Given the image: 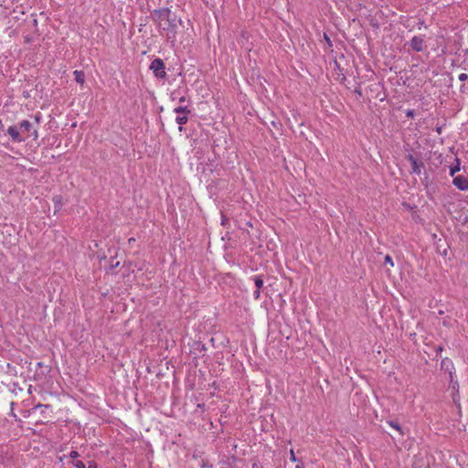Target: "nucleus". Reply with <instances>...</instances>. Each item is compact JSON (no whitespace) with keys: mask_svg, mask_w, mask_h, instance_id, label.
I'll return each mask as SVG.
<instances>
[{"mask_svg":"<svg viewBox=\"0 0 468 468\" xmlns=\"http://www.w3.org/2000/svg\"><path fill=\"white\" fill-rule=\"evenodd\" d=\"M452 184L461 191L468 190V177L463 175H459L453 177Z\"/></svg>","mask_w":468,"mask_h":468,"instance_id":"8","label":"nucleus"},{"mask_svg":"<svg viewBox=\"0 0 468 468\" xmlns=\"http://www.w3.org/2000/svg\"><path fill=\"white\" fill-rule=\"evenodd\" d=\"M442 351H443V346L440 345L435 347L436 356H440Z\"/></svg>","mask_w":468,"mask_h":468,"instance_id":"26","label":"nucleus"},{"mask_svg":"<svg viewBox=\"0 0 468 468\" xmlns=\"http://www.w3.org/2000/svg\"><path fill=\"white\" fill-rule=\"evenodd\" d=\"M179 101H180L181 103L185 102V101H186V97H185V96L181 97V98L179 99Z\"/></svg>","mask_w":468,"mask_h":468,"instance_id":"36","label":"nucleus"},{"mask_svg":"<svg viewBox=\"0 0 468 468\" xmlns=\"http://www.w3.org/2000/svg\"><path fill=\"white\" fill-rule=\"evenodd\" d=\"M0 126H1V128L3 127V124H2V121H1V120H0Z\"/></svg>","mask_w":468,"mask_h":468,"instance_id":"42","label":"nucleus"},{"mask_svg":"<svg viewBox=\"0 0 468 468\" xmlns=\"http://www.w3.org/2000/svg\"><path fill=\"white\" fill-rule=\"evenodd\" d=\"M52 202L54 203L55 212L59 211L63 206V197L61 195H56L52 197Z\"/></svg>","mask_w":468,"mask_h":468,"instance_id":"10","label":"nucleus"},{"mask_svg":"<svg viewBox=\"0 0 468 468\" xmlns=\"http://www.w3.org/2000/svg\"><path fill=\"white\" fill-rule=\"evenodd\" d=\"M296 468H303V467H302V466H300V465H297V466H296Z\"/></svg>","mask_w":468,"mask_h":468,"instance_id":"44","label":"nucleus"},{"mask_svg":"<svg viewBox=\"0 0 468 468\" xmlns=\"http://www.w3.org/2000/svg\"><path fill=\"white\" fill-rule=\"evenodd\" d=\"M31 135L34 137V139H37V136H38V133H37V130H34L31 133Z\"/></svg>","mask_w":468,"mask_h":468,"instance_id":"33","label":"nucleus"},{"mask_svg":"<svg viewBox=\"0 0 468 468\" xmlns=\"http://www.w3.org/2000/svg\"><path fill=\"white\" fill-rule=\"evenodd\" d=\"M436 132H437L438 134H441V132H442V128L441 127H437L436 128Z\"/></svg>","mask_w":468,"mask_h":468,"instance_id":"35","label":"nucleus"},{"mask_svg":"<svg viewBox=\"0 0 468 468\" xmlns=\"http://www.w3.org/2000/svg\"><path fill=\"white\" fill-rule=\"evenodd\" d=\"M0 126H1V128L3 127V124H2V121H1V120H0Z\"/></svg>","mask_w":468,"mask_h":468,"instance_id":"43","label":"nucleus"},{"mask_svg":"<svg viewBox=\"0 0 468 468\" xmlns=\"http://www.w3.org/2000/svg\"><path fill=\"white\" fill-rule=\"evenodd\" d=\"M80 456L79 452L77 451H71L69 452V457L73 460H75L76 458H78Z\"/></svg>","mask_w":468,"mask_h":468,"instance_id":"24","label":"nucleus"},{"mask_svg":"<svg viewBox=\"0 0 468 468\" xmlns=\"http://www.w3.org/2000/svg\"><path fill=\"white\" fill-rule=\"evenodd\" d=\"M460 81H465L468 80V75L466 73H462L458 77Z\"/></svg>","mask_w":468,"mask_h":468,"instance_id":"25","label":"nucleus"},{"mask_svg":"<svg viewBox=\"0 0 468 468\" xmlns=\"http://www.w3.org/2000/svg\"><path fill=\"white\" fill-rule=\"evenodd\" d=\"M354 92L356 94H357L359 97H362L363 96V93H362V89H361V86L360 84H357L356 87L355 88L354 90Z\"/></svg>","mask_w":468,"mask_h":468,"instance_id":"20","label":"nucleus"},{"mask_svg":"<svg viewBox=\"0 0 468 468\" xmlns=\"http://www.w3.org/2000/svg\"><path fill=\"white\" fill-rule=\"evenodd\" d=\"M450 384L452 387V388L456 389V391L458 392V387H459L458 381L453 380V382L452 383L450 382Z\"/></svg>","mask_w":468,"mask_h":468,"instance_id":"27","label":"nucleus"},{"mask_svg":"<svg viewBox=\"0 0 468 468\" xmlns=\"http://www.w3.org/2000/svg\"><path fill=\"white\" fill-rule=\"evenodd\" d=\"M74 74V77H75V80L80 83V84H83L84 81H85V74L82 70H75L73 72Z\"/></svg>","mask_w":468,"mask_h":468,"instance_id":"15","label":"nucleus"},{"mask_svg":"<svg viewBox=\"0 0 468 468\" xmlns=\"http://www.w3.org/2000/svg\"><path fill=\"white\" fill-rule=\"evenodd\" d=\"M37 21L36 18H34V25H37Z\"/></svg>","mask_w":468,"mask_h":468,"instance_id":"41","label":"nucleus"},{"mask_svg":"<svg viewBox=\"0 0 468 468\" xmlns=\"http://www.w3.org/2000/svg\"><path fill=\"white\" fill-rule=\"evenodd\" d=\"M6 133L14 143H23L27 138L20 133V129L17 125L9 126Z\"/></svg>","mask_w":468,"mask_h":468,"instance_id":"6","label":"nucleus"},{"mask_svg":"<svg viewBox=\"0 0 468 468\" xmlns=\"http://www.w3.org/2000/svg\"><path fill=\"white\" fill-rule=\"evenodd\" d=\"M176 122L180 125L179 131L183 130L182 125L188 122V114H178L176 118Z\"/></svg>","mask_w":468,"mask_h":468,"instance_id":"12","label":"nucleus"},{"mask_svg":"<svg viewBox=\"0 0 468 468\" xmlns=\"http://www.w3.org/2000/svg\"><path fill=\"white\" fill-rule=\"evenodd\" d=\"M324 37L326 43L331 47L332 42H331V39L329 38V37L326 34H324Z\"/></svg>","mask_w":468,"mask_h":468,"instance_id":"29","label":"nucleus"},{"mask_svg":"<svg viewBox=\"0 0 468 468\" xmlns=\"http://www.w3.org/2000/svg\"><path fill=\"white\" fill-rule=\"evenodd\" d=\"M120 262L119 261H114V259L113 258H111V261H110V268L112 270V269H115L119 266Z\"/></svg>","mask_w":468,"mask_h":468,"instance_id":"19","label":"nucleus"},{"mask_svg":"<svg viewBox=\"0 0 468 468\" xmlns=\"http://www.w3.org/2000/svg\"><path fill=\"white\" fill-rule=\"evenodd\" d=\"M408 45L410 48L416 52H421L426 48L424 36H414L409 42Z\"/></svg>","mask_w":468,"mask_h":468,"instance_id":"4","label":"nucleus"},{"mask_svg":"<svg viewBox=\"0 0 468 468\" xmlns=\"http://www.w3.org/2000/svg\"><path fill=\"white\" fill-rule=\"evenodd\" d=\"M405 113H406V116L408 118H414L415 117V111L412 110V109H408Z\"/></svg>","mask_w":468,"mask_h":468,"instance_id":"21","label":"nucleus"},{"mask_svg":"<svg viewBox=\"0 0 468 468\" xmlns=\"http://www.w3.org/2000/svg\"><path fill=\"white\" fill-rule=\"evenodd\" d=\"M174 112L177 114H189L190 110L187 106H178L174 109Z\"/></svg>","mask_w":468,"mask_h":468,"instance_id":"17","label":"nucleus"},{"mask_svg":"<svg viewBox=\"0 0 468 468\" xmlns=\"http://www.w3.org/2000/svg\"><path fill=\"white\" fill-rule=\"evenodd\" d=\"M72 464L76 468H86L85 463L82 461H74L72 462Z\"/></svg>","mask_w":468,"mask_h":468,"instance_id":"18","label":"nucleus"},{"mask_svg":"<svg viewBox=\"0 0 468 468\" xmlns=\"http://www.w3.org/2000/svg\"><path fill=\"white\" fill-rule=\"evenodd\" d=\"M463 224L468 227V216L465 217Z\"/></svg>","mask_w":468,"mask_h":468,"instance_id":"37","label":"nucleus"},{"mask_svg":"<svg viewBox=\"0 0 468 468\" xmlns=\"http://www.w3.org/2000/svg\"><path fill=\"white\" fill-rule=\"evenodd\" d=\"M387 422L390 427L398 431L400 435L405 434L403 428L400 426L398 420H389Z\"/></svg>","mask_w":468,"mask_h":468,"instance_id":"14","label":"nucleus"},{"mask_svg":"<svg viewBox=\"0 0 468 468\" xmlns=\"http://www.w3.org/2000/svg\"><path fill=\"white\" fill-rule=\"evenodd\" d=\"M87 468H97V464L95 462H90Z\"/></svg>","mask_w":468,"mask_h":468,"instance_id":"31","label":"nucleus"},{"mask_svg":"<svg viewBox=\"0 0 468 468\" xmlns=\"http://www.w3.org/2000/svg\"><path fill=\"white\" fill-rule=\"evenodd\" d=\"M172 14L171 9L168 7H164L160 9H154L151 12V17L155 25L160 28L162 27V21L168 19L170 15Z\"/></svg>","mask_w":468,"mask_h":468,"instance_id":"3","label":"nucleus"},{"mask_svg":"<svg viewBox=\"0 0 468 468\" xmlns=\"http://www.w3.org/2000/svg\"><path fill=\"white\" fill-rule=\"evenodd\" d=\"M39 119H40V117H39V116H36V121H37V122H39Z\"/></svg>","mask_w":468,"mask_h":468,"instance_id":"40","label":"nucleus"},{"mask_svg":"<svg viewBox=\"0 0 468 468\" xmlns=\"http://www.w3.org/2000/svg\"><path fill=\"white\" fill-rule=\"evenodd\" d=\"M253 282H254V284H255L256 288L261 289L263 287L264 281H263L261 275L254 276L253 277Z\"/></svg>","mask_w":468,"mask_h":468,"instance_id":"16","label":"nucleus"},{"mask_svg":"<svg viewBox=\"0 0 468 468\" xmlns=\"http://www.w3.org/2000/svg\"><path fill=\"white\" fill-rule=\"evenodd\" d=\"M165 24L160 29L166 32V37L168 39H172L173 41L176 39V32H177V23L181 24V20L177 21L176 16L170 15L168 19L165 20Z\"/></svg>","mask_w":468,"mask_h":468,"instance_id":"1","label":"nucleus"},{"mask_svg":"<svg viewBox=\"0 0 468 468\" xmlns=\"http://www.w3.org/2000/svg\"><path fill=\"white\" fill-rule=\"evenodd\" d=\"M385 263L386 264H389L390 266L394 265L393 260H392L390 255L388 254V255L385 256Z\"/></svg>","mask_w":468,"mask_h":468,"instance_id":"22","label":"nucleus"},{"mask_svg":"<svg viewBox=\"0 0 468 468\" xmlns=\"http://www.w3.org/2000/svg\"><path fill=\"white\" fill-rule=\"evenodd\" d=\"M149 69L153 71L154 77L158 80H165L167 75L165 71V65L162 58H154L151 64Z\"/></svg>","mask_w":468,"mask_h":468,"instance_id":"2","label":"nucleus"},{"mask_svg":"<svg viewBox=\"0 0 468 468\" xmlns=\"http://www.w3.org/2000/svg\"><path fill=\"white\" fill-rule=\"evenodd\" d=\"M406 159L410 163V165H411L410 173L415 174V175H420L422 172V169L424 168V163L422 161H419L411 154H409L406 156Z\"/></svg>","mask_w":468,"mask_h":468,"instance_id":"5","label":"nucleus"},{"mask_svg":"<svg viewBox=\"0 0 468 468\" xmlns=\"http://www.w3.org/2000/svg\"><path fill=\"white\" fill-rule=\"evenodd\" d=\"M421 27H426L424 20L420 19L419 22H418V27L420 29Z\"/></svg>","mask_w":468,"mask_h":468,"instance_id":"30","label":"nucleus"},{"mask_svg":"<svg viewBox=\"0 0 468 468\" xmlns=\"http://www.w3.org/2000/svg\"><path fill=\"white\" fill-rule=\"evenodd\" d=\"M48 407H49V405H42V404H38V405H37V406L35 407V409L37 410V409L48 408Z\"/></svg>","mask_w":468,"mask_h":468,"instance_id":"32","label":"nucleus"},{"mask_svg":"<svg viewBox=\"0 0 468 468\" xmlns=\"http://www.w3.org/2000/svg\"><path fill=\"white\" fill-rule=\"evenodd\" d=\"M197 349L199 350V351H204L206 350V347H205V345L201 344V343H197Z\"/></svg>","mask_w":468,"mask_h":468,"instance_id":"28","label":"nucleus"},{"mask_svg":"<svg viewBox=\"0 0 468 468\" xmlns=\"http://www.w3.org/2000/svg\"><path fill=\"white\" fill-rule=\"evenodd\" d=\"M253 297L256 300L261 297V289L256 288V290L253 292Z\"/></svg>","mask_w":468,"mask_h":468,"instance_id":"23","label":"nucleus"},{"mask_svg":"<svg viewBox=\"0 0 468 468\" xmlns=\"http://www.w3.org/2000/svg\"><path fill=\"white\" fill-rule=\"evenodd\" d=\"M225 220H226V217L224 215H222V225L225 224Z\"/></svg>","mask_w":468,"mask_h":468,"instance_id":"39","label":"nucleus"},{"mask_svg":"<svg viewBox=\"0 0 468 468\" xmlns=\"http://www.w3.org/2000/svg\"><path fill=\"white\" fill-rule=\"evenodd\" d=\"M441 369L449 373L450 382L452 383L453 382L454 370H455L453 362L450 358L444 357L441 361Z\"/></svg>","mask_w":468,"mask_h":468,"instance_id":"7","label":"nucleus"},{"mask_svg":"<svg viewBox=\"0 0 468 468\" xmlns=\"http://www.w3.org/2000/svg\"><path fill=\"white\" fill-rule=\"evenodd\" d=\"M461 169V161L459 158H455V164L450 166V176H454V175L459 172Z\"/></svg>","mask_w":468,"mask_h":468,"instance_id":"13","label":"nucleus"},{"mask_svg":"<svg viewBox=\"0 0 468 468\" xmlns=\"http://www.w3.org/2000/svg\"><path fill=\"white\" fill-rule=\"evenodd\" d=\"M133 241H135V239H134V238H130V239H128V242H129V243H132V242H133Z\"/></svg>","mask_w":468,"mask_h":468,"instance_id":"38","label":"nucleus"},{"mask_svg":"<svg viewBox=\"0 0 468 468\" xmlns=\"http://www.w3.org/2000/svg\"><path fill=\"white\" fill-rule=\"evenodd\" d=\"M10 459L2 448H0V467H5L9 464Z\"/></svg>","mask_w":468,"mask_h":468,"instance_id":"11","label":"nucleus"},{"mask_svg":"<svg viewBox=\"0 0 468 468\" xmlns=\"http://www.w3.org/2000/svg\"><path fill=\"white\" fill-rule=\"evenodd\" d=\"M18 127L22 134L24 133H30L32 130V123L28 120H23L19 122Z\"/></svg>","mask_w":468,"mask_h":468,"instance_id":"9","label":"nucleus"},{"mask_svg":"<svg viewBox=\"0 0 468 468\" xmlns=\"http://www.w3.org/2000/svg\"><path fill=\"white\" fill-rule=\"evenodd\" d=\"M291 459H292V461H293V462H295V461H296V458H295V456H294V452H293V451H291Z\"/></svg>","mask_w":468,"mask_h":468,"instance_id":"34","label":"nucleus"}]
</instances>
